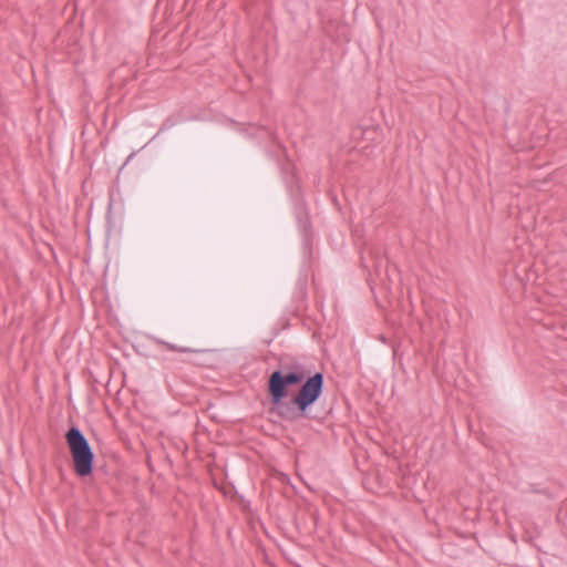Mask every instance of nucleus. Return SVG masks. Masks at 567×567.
Masks as SVG:
<instances>
[{"label": "nucleus", "mask_w": 567, "mask_h": 567, "mask_svg": "<svg viewBox=\"0 0 567 567\" xmlns=\"http://www.w3.org/2000/svg\"><path fill=\"white\" fill-rule=\"evenodd\" d=\"M269 412L288 422L309 419V409L323 392L322 372L311 374V370L299 360H279V369L267 379Z\"/></svg>", "instance_id": "obj_1"}, {"label": "nucleus", "mask_w": 567, "mask_h": 567, "mask_svg": "<svg viewBox=\"0 0 567 567\" xmlns=\"http://www.w3.org/2000/svg\"><path fill=\"white\" fill-rule=\"evenodd\" d=\"M64 439L71 455L73 471L76 476L81 478L90 476L93 472L95 455L89 440L80 427L74 424H72L65 432Z\"/></svg>", "instance_id": "obj_2"}, {"label": "nucleus", "mask_w": 567, "mask_h": 567, "mask_svg": "<svg viewBox=\"0 0 567 567\" xmlns=\"http://www.w3.org/2000/svg\"><path fill=\"white\" fill-rule=\"evenodd\" d=\"M156 343L161 344V346H164L169 351H177V352H184V353L197 352V350H195V349H192V348H188V347H178V346H176L174 343H169V342H166V341L161 340V339H156Z\"/></svg>", "instance_id": "obj_3"}]
</instances>
